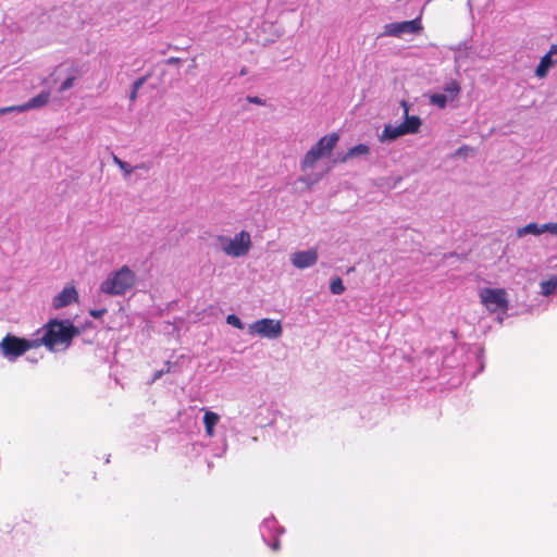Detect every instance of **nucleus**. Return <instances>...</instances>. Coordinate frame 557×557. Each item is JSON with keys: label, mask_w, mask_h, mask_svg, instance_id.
<instances>
[{"label": "nucleus", "mask_w": 557, "mask_h": 557, "mask_svg": "<svg viewBox=\"0 0 557 557\" xmlns=\"http://www.w3.org/2000/svg\"><path fill=\"white\" fill-rule=\"evenodd\" d=\"M42 331L44 334L36 342L38 347L45 346L50 351L69 348L73 338L79 334L78 327L70 320H50Z\"/></svg>", "instance_id": "f257e3e1"}, {"label": "nucleus", "mask_w": 557, "mask_h": 557, "mask_svg": "<svg viewBox=\"0 0 557 557\" xmlns=\"http://www.w3.org/2000/svg\"><path fill=\"white\" fill-rule=\"evenodd\" d=\"M136 282L135 273L123 265L120 270L112 272L100 285V290L110 296L124 295Z\"/></svg>", "instance_id": "f03ea898"}, {"label": "nucleus", "mask_w": 557, "mask_h": 557, "mask_svg": "<svg viewBox=\"0 0 557 557\" xmlns=\"http://www.w3.org/2000/svg\"><path fill=\"white\" fill-rule=\"evenodd\" d=\"M338 140L339 136L336 133L321 137L305 154L300 163L301 170L306 171L312 168L319 159L331 156Z\"/></svg>", "instance_id": "7ed1b4c3"}, {"label": "nucleus", "mask_w": 557, "mask_h": 557, "mask_svg": "<svg viewBox=\"0 0 557 557\" xmlns=\"http://www.w3.org/2000/svg\"><path fill=\"white\" fill-rule=\"evenodd\" d=\"M38 348L35 339L21 338L12 334H7L0 342V351L9 360H15L23 356L27 350Z\"/></svg>", "instance_id": "20e7f679"}, {"label": "nucleus", "mask_w": 557, "mask_h": 557, "mask_svg": "<svg viewBox=\"0 0 557 557\" xmlns=\"http://www.w3.org/2000/svg\"><path fill=\"white\" fill-rule=\"evenodd\" d=\"M221 240L226 242L223 244V251L231 257H243L246 256L251 248V237L247 231H242L235 235L233 239L227 240L224 237H220Z\"/></svg>", "instance_id": "39448f33"}, {"label": "nucleus", "mask_w": 557, "mask_h": 557, "mask_svg": "<svg viewBox=\"0 0 557 557\" xmlns=\"http://www.w3.org/2000/svg\"><path fill=\"white\" fill-rule=\"evenodd\" d=\"M506 295V290L503 288H483L480 292V299L488 311L496 312L497 310H507Z\"/></svg>", "instance_id": "423d86ee"}, {"label": "nucleus", "mask_w": 557, "mask_h": 557, "mask_svg": "<svg viewBox=\"0 0 557 557\" xmlns=\"http://www.w3.org/2000/svg\"><path fill=\"white\" fill-rule=\"evenodd\" d=\"M282 324L280 321L272 319H261L250 325V333L258 334L267 338H277L282 335Z\"/></svg>", "instance_id": "0eeeda50"}, {"label": "nucleus", "mask_w": 557, "mask_h": 557, "mask_svg": "<svg viewBox=\"0 0 557 557\" xmlns=\"http://www.w3.org/2000/svg\"><path fill=\"white\" fill-rule=\"evenodd\" d=\"M421 29L419 20L405 21L400 23H389L385 26V34L388 36H400L405 33H417Z\"/></svg>", "instance_id": "6e6552de"}, {"label": "nucleus", "mask_w": 557, "mask_h": 557, "mask_svg": "<svg viewBox=\"0 0 557 557\" xmlns=\"http://www.w3.org/2000/svg\"><path fill=\"white\" fill-rule=\"evenodd\" d=\"M290 261L297 269H306L312 267L318 261L317 249H309L307 251H296L292 255Z\"/></svg>", "instance_id": "1a4fd4ad"}, {"label": "nucleus", "mask_w": 557, "mask_h": 557, "mask_svg": "<svg viewBox=\"0 0 557 557\" xmlns=\"http://www.w3.org/2000/svg\"><path fill=\"white\" fill-rule=\"evenodd\" d=\"M555 63H557V45L550 46L548 52L541 58L535 75L540 78L545 77Z\"/></svg>", "instance_id": "9d476101"}, {"label": "nucleus", "mask_w": 557, "mask_h": 557, "mask_svg": "<svg viewBox=\"0 0 557 557\" xmlns=\"http://www.w3.org/2000/svg\"><path fill=\"white\" fill-rule=\"evenodd\" d=\"M78 295L75 287H64L54 298H53V307L55 309H60L71 305L74 301H77Z\"/></svg>", "instance_id": "9b49d317"}, {"label": "nucleus", "mask_w": 557, "mask_h": 557, "mask_svg": "<svg viewBox=\"0 0 557 557\" xmlns=\"http://www.w3.org/2000/svg\"><path fill=\"white\" fill-rule=\"evenodd\" d=\"M50 99L49 91H41L37 96L29 99L26 103L21 104L20 109H24V111L37 109L46 106Z\"/></svg>", "instance_id": "f8f14e48"}, {"label": "nucleus", "mask_w": 557, "mask_h": 557, "mask_svg": "<svg viewBox=\"0 0 557 557\" xmlns=\"http://www.w3.org/2000/svg\"><path fill=\"white\" fill-rule=\"evenodd\" d=\"M406 134H416L421 126V120L417 115H405V121L400 124Z\"/></svg>", "instance_id": "ddd939ff"}, {"label": "nucleus", "mask_w": 557, "mask_h": 557, "mask_svg": "<svg viewBox=\"0 0 557 557\" xmlns=\"http://www.w3.org/2000/svg\"><path fill=\"white\" fill-rule=\"evenodd\" d=\"M220 417L218 413L207 410L203 416V423L206 428V433L209 437L214 435V426L219 422Z\"/></svg>", "instance_id": "4468645a"}, {"label": "nucleus", "mask_w": 557, "mask_h": 557, "mask_svg": "<svg viewBox=\"0 0 557 557\" xmlns=\"http://www.w3.org/2000/svg\"><path fill=\"white\" fill-rule=\"evenodd\" d=\"M369 151H370L369 146H367L364 144H359V145L350 148L342 158H339V161L344 163L349 159H352V158H356L359 156H366L369 153Z\"/></svg>", "instance_id": "2eb2a0df"}, {"label": "nucleus", "mask_w": 557, "mask_h": 557, "mask_svg": "<svg viewBox=\"0 0 557 557\" xmlns=\"http://www.w3.org/2000/svg\"><path fill=\"white\" fill-rule=\"evenodd\" d=\"M407 135L401 127V125L393 126V125H386L383 129L381 139H388V140H395L400 136Z\"/></svg>", "instance_id": "dca6fc26"}, {"label": "nucleus", "mask_w": 557, "mask_h": 557, "mask_svg": "<svg viewBox=\"0 0 557 557\" xmlns=\"http://www.w3.org/2000/svg\"><path fill=\"white\" fill-rule=\"evenodd\" d=\"M544 232H545L544 224L540 225L537 223L532 222V223L527 224L523 227L518 228L517 236L522 237L527 234L541 235Z\"/></svg>", "instance_id": "f3484780"}, {"label": "nucleus", "mask_w": 557, "mask_h": 557, "mask_svg": "<svg viewBox=\"0 0 557 557\" xmlns=\"http://www.w3.org/2000/svg\"><path fill=\"white\" fill-rule=\"evenodd\" d=\"M460 84L455 79L447 83L444 87V91L448 94L447 97H449L450 100H455L460 94Z\"/></svg>", "instance_id": "a211bd4d"}, {"label": "nucleus", "mask_w": 557, "mask_h": 557, "mask_svg": "<svg viewBox=\"0 0 557 557\" xmlns=\"http://www.w3.org/2000/svg\"><path fill=\"white\" fill-rule=\"evenodd\" d=\"M448 97L443 94H433L430 96V103L438 107L440 109H445L447 106Z\"/></svg>", "instance_id": "6ab92c4d"}, {"label": "nucleus", "mask_w": 557, "mask_h": 557, "mask_svg": "<svg viewBox=\"0 0 557 557\" xmlns=\"http://www.w3.org/2000/svg\"><path fill=\"white\" fill-rule=\"evenodd\" d=\"M543 295H550L557 288V277H553L548 281L542 282L541 284Z\"/></svg>", "instance_id": "aec40b11"}, {"label": "nucleus", "mask_w": 557, "mask_h": 557, "mask_svg": "<svg viewBox=\"0 0 557 557\" xmlns=\"http://www.w3.org/2000/svg\"><path fill=\"white\" fill-rule=\"evenodd\" d=\"M148 76H143L136 79L133 84L132 92L129 95V100L134 102L137 99L138 90L146 83Z\"/></svg>", "instance_id": "412c9836"}, {"label": "nucleus", "mask_w": 557, "mask_h": 557, "mask_svg": "<svg viewBox=\"0 0 557 557\" xmlns=\"http://www.w3.org/2000/svg\"><path fill=\"white\" fill-rule=\"evenodd\" d=\"M330 289L332 294L334 295H341L345 292V286L343 284V281L339 277H335L332 280L330 284Z\"/></svg>", "instance_id": "4be33fe9"}, {"label": "nucleus", "mask_w": 557, "mask_h": 557, "mask_svg": "<svg viewBox=\"0 0 557 557\" xmlns=\"http://www.w3.org/2000/svg\"><path fill=\"white\" fill-rule=\"evenodd\" d=\"M226 321H227L228 324H231V325H233V326H235V327H237L239 330L244 329V325H243L240 319L237 315H235V314H230L226 318Z\"/></svg>", "instance_id": "5701e85b"}, {"label": "nucleus", "mask_w": 557, "mask_h": 557, "mask_svg": "<svg viewBox=\"0 0 557 557\" xmlns=\"http://www.w3.org/2000/svg\"><path fill=\"white\" fill-rule=\"evenodd\" d=\"M114 162L119 165V168L125 173V175H128L132 173L133 168L129 166L128 163L120 160L119 158L114 157Z\"/></svg>", "instance_id": "b1692460"}, {"label": "nucleus", "mask_w": 557, "mask_h": 557, "mask_svg": "<svg viewBox=\"0 0 557 557\" xmlns=\"http://www.w3.org/2000/svg\"><path fill=\"white\" fill-rule=\"evenodd\" d=\"M74 81H75V77L74 76H70L67 77L60 86V91H65L70 88H72L73 84H74Z\"/></svg>", "instance_id": "393cba45"}, {"label": "nucleus", "mask_w": 557, "mask_h": 557, "mask_svg": "<svg viewBox=\"0 0 557 557\" xmlns=\"http://www.w3.org/2000/svg\"><path fill=\"white\" fill-rule=\"evenodd\" d=\"M21 106H10V107H3V108H0V115H3L5 113H9V112H23L24 109H20Z\"/></svg>", "instance_id": "a878e982"}, {"label": "nucleus", "mask_w": 557, "mask_h": 557, "mask_svg": "<svg viewBox=\"0 0 557 557\" xmlns=\"http://www.w3.org/2000/svg\"><path fill=\"white\" fill-rule=\"evenodd\" d=\"M544 230L553 235H557V223H545Z\"/></svg>", "instance_id": "bb28decb"}, {"label": "nucleus", "mask_w": 557, "mask_h": 557, "mask_svg": "<svg viewBox=\"0 0 557 557\" xmlns=\"http://www.w3.org/2000/svg\"><path fill=\"white\" fill-rule=\"evenodd\" d=\"M247 101L253 104L263 106L264 101L257 96H248Z\"/></svg>", "instance_id": "cd10ccee"}, {"label": "nucleus", "mask_w": 557, "mask_h": 557, "mask_svg": "<svg viewBox=\"0 0 557 557\" xmlns=\"http://www.w3.org/2000/svg\"><path fill=\"white\" fill-rule=\"evenodd\" d=\"M400 106L404 108V114L407 115L409 112V103L406 100H401Z\"/></svg>", "instance_id": "c85d7f7f"}, {"label": "nucleus", "mask_w": 557, "mask_h": 557, "mask_svg": "<svg viewBox=\"0 0 557 557\" xmlns=\"http://www.w3.org/2000/svg\"><path fill=\"white\" fill-rule=\"evenodd\" d=\"M106 310H91L90 311V314L94 317V318H100L102 317V314L104 313Z\"/></svg>", "instance_id": "c756f323"}, {"label": "nucleus", "mask_w": 557, "mask_h": 557, "mask_svg": "<svg viewBox=\"0 0 557 557\" xmlns=\"http://www.w3.org/2000/svg\"><path fill=\"white\" fill-rule=\"evenodd\" d=\"M169 370H170V368H168L166 370H160V371H157V372L154 373V375H153V381H156V380L160 379V377L163 375V373L169 372Z\"/></svg>", "instance_id": "7c9ffc66"}, {"label": "nucleus", "mask_w": 557, "mask_h": 557, "mask_svg": "<svg viewBox=\"0 0 557 557\" xmlns=\"http://www.w3.org/2000/svg\"><path fill=\"white\" fill-rule=\"evenodd\" d=\"M181 62V59L180 58H176V57H171L166 60V63L168 64H178Z\"/></svg>", "instance_id": "2f4dec72"}, {"label": "nucleus", "mask_w": 557, "mask_h": 557, "mask_svg": "<svg viewBox=\"0 0 557 557\" xmlns=\"http://www.w3.org/2000/svg\"><path fill=\"white\" fill-rule=\"evenodd\" d=\"M299 182L304 183L307 188H310L312 186V183L308 178L301 177L299 178Z\"/></svg>", "instance_id": "473e14b6"}, {"label": "nucleus", "mask_w": 557, "mask_h": 557, "mask_svg": "<svg viewBox=\"0 0 557 557\" xmlns=\"http://www.w3.org/2000/svg\"><path fill=\"white\" fill-rule=\"evenodd\" d=\"M135 169L148 170V165L145 163H140V164L136 165Z\"/></svg>", "instance_id": "72a5a7b5"}, {"label": "nucleus", "mask_w": 557, "mask_h": 557, "mask_svg": "<svg viewBox=\"0 0 557 557\" xmlns=\"http://www.w3.org/2000/svg\"><path fill=\"white\" fill-rule=\"evenodd\" d=\"M272 548H273L274 550H277V549L280 548V541H277V540H276V541L274 542V544L272 545Z\"/></svg>", "instance_id": "f704fd0d"}, {"label": "nucleus", "mask_w": 557, "mask_h": 557, "mask_svg": "<svg viewBox=\"0 0 557 557\" xmlns=\"http://www.w3.org/2000/svg\"><path fill=\"white\" fill-rule=\"evenodd\" d=\"M240 74H242V75H245V74H246V70H245V69H243V70L240 71Z\"/></svg>", "instance_id": "c9c22d12"}]
</instances>
